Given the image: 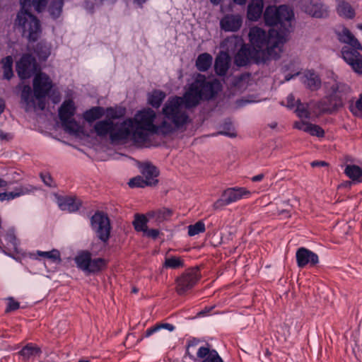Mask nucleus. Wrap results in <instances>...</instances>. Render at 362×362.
Here are the masks:
<instances>
[{"label": "nucleus", "instance_id": "13", "mask_svg": "<svg viewBox=\"0 0 362 362\" xmlns=\"http://www.w3.org/2000/svg\"><path fill=\"white\" fill-rule=\"evenodd\" d=\"M36 62L30 54H24L16 64V71L21 79L30 77L36 69Z\"/></svg>", "mask_w": 362, "mask_h": 362}, {"label": "nucleus", "instance_id": "59", "mask_svg": "<svg viewBox=\"0 0 362 362\" xmlns=\"http://www.w3.org/2000/svg\"><path fill=\"white\" fill-rule=\"evenodd\" d=\"M264 178L263 174H259L252 177L253 182H259Z\"/></svg>", "mask_w": 362, "mask_h": 362}, {"label": "nucleus", "instance_id": "57", "mask_svg": "<svg viewBox=\"0 0 362 362\" xmlns=\"http://www.w3.org/2000/svg\"><path fill=\"white\" fill-rule=\"evenodd\" d=\"M158 326H161V328H165V329H168L169 331H173L175 329V327L173 325L168 324V323L158 325Z\"/></svg>", "mask_w": 362, "mask_h": 362}, {"label": "nucleus", "instance_id": "4", "mask_svg": "<svg viewBox=\"0 0 362 362\" xmlns=\"http://www.w3.org/2000/svg\"><path fill=\"white\" fill-rule=\"evenodd\" d=\"M338 37L346 44L341 49L343 59L355 72L362 74V45L346 28L338 33Z\"/></svg>", "mask_w": 362, "mask_h": 362}, {"label": "nucleus", "instance_id": "2", "mask_svg": "<svg viewBox=\"0 0 362 362\" xmlns=\"http://www.w3.org/2000/svg\"><path fill=\"white\" fill-rule=\"evenodd\" d=\"M293 16L292 9L286 5L267 7L264 13L265 23L270 26L279 25V30L272 28L267 33L257 26L250 29L249 41L251 49L255 52L257 59L267 62L276 59L280 57Z\"/></svg>", "mask_w": 362, "mask_h": 362}, {"label": "nucleus", "instance_id": "26", "mask_svg": "<svg viewBox=\"0 0 362 362\" xmlns=\"http://www.w3.org/2000/svg\"><path fill=\"white\" fill-rule=\"evenodd\" d=\"M245 45L243 37L238 35L230 36L223 42V46L226 47L228 52H234Z\"/></svg>", "mask_w": 362, "mask_h": 362}, {"label": "nucleus", "instance_id": "8", "mask_svg": "<svg viewBox=\"0 0 362 362\" xmlns=\"http://www.w3.org/2000/svg\"><path fill=\"white\" fill-rule=\"evenodd\" d=\"M74 103L71 100H65L59 110V116L64 129L72 134L81 131L80 124L73 119L75 112Z\"/></svg>", "mask_w": 362, "mask_h": 362}, {"label": "nucleus", "instance_id": "6", "mask_svg": "<svg viewBox=\"0 0 362 362\" xmlns=\"http://www.w3.org/2000/svg\"><path fill=\"white\" fill-rule=\"evenodd\" d=\"M14 24L21 31L23 37L30 42L37 41L42 34L39 19L28 9H21L18 12Z\"/></svg>", "mask_w": 362, "mask_h": 362}, {"label": "nucleus", "instance_id": "23", "mask_svg": "<svg viewBox=\"0 0 362 362\" xmlns=\"http://www.w3.org/2000/svg\"><path fill=\"white\" fill-rule=\"evenodd\" d=\"M337 14L345 19H353L356 16V10L349 2L341 0L337 5Z\"/></svg>", "mask_w": 362, "mask_h": 362}, {"label": "nucleus", "instance_id": "39", "mask_svg": "<svg viewBox=\"0 0 362 362\" xmlns=\"http://www.w3.org/2000/svg\"><path fill=\"white\" fill-rule=\"evenodd\" d=\"M183 260L177 257H170L165 258L164 267L170 269H178L183 267Z\"/></svg>", "mask_w": 362, "mask_h": 362}, {"label": "nucleus", "instance_id": "29", "mask_svg": "<svg viewBox=\"0 0 362 362\" xmlns=\"http://www.w3.org/2000/svg\"><path fill=\"white\" fill-rule=\"evenodd\" d=\"M1 68L4 74V78L10 80L13 76V59L11 56H7L1 60Z\"/></svg>", "mask_w": 362, "mask_h": 362}, {"label": "nucleus", "instance_id": "42", "mask_svg": "<svg viewBox=\"0 0 362 362\" xmlns=\"http://www.w3.org/2000/svg\"><path fill=\"white\" fill-rule=\"evenodd\" d=\"M205 231V225L204 222L199 221L197 222L195 224L189 225L188 226V235L189 236H194L200 233H203Z\"/></svg>", "mask_w": 362, "mask_h": 362}, {"label": "nucleus", "instance_id": "27", "mask_svg": "<svg viewBox=\"0 0 362 362\" xmlns=\"http://www.w3.org/2000/svg\"><path fill=\"white\" fill-rule=\"evenodd\" d=\"M37 190V187L31 185H22L16 187L13 191L9 192L11 200L20 197L33 194Z\"/></svg>", "mask_w": 362, "mask_h": 362}, {"label": "nucleus", "instance_id": "36", "mask_svg": "<svg viewBox=\"0 0 362 362\" xmlns=\"http://www.w3.org/2000/svg\"><path fill=\"white\" fill-rule=\"evenodd\" d=\"M148 219L144 215L136 214L133 221V225L136 231H141L144 233L147 230Z\"/></svg>", "mask_w": 362, "mask_h": 362}, {"label": "nucleus", "instance_id": "64", "mask_svg": "<svg viewBox=\"0 0 362 362\" xmlns=\"http://www.w3.org/2000/svg\"><path fill=\"white\" fill-rule=\"evenodd\" d=\"M210 1H211V2L212 4H215V5L218 4H219V2H220V0H210Z\"/></svg>", "mask_w": 362, "mask_h": 362}, {"label": "nucleus", "instance_id": "60", "mask_svg": "<svg viewBox=\"0 0 362 362\" xmlns=\"http://www.w3.org/2000/svg\"><path fill=\"white\" fill-rule=\"evenodd\" d=\"M5 109V102L2 98H0V115L4 112Z\"/></svg>", "mask_w": 362, "mask_h": 362}, {"label": "nucleus", "instance_id": "3", "mask_svg": "<svg viewBox=\"0 0 362 362\" xmlns=\"http://www.w3.org/2000/svg\"><path fill=\"white\" fill-rule=\"evenodd\" d=\"M33 93L29 86H24L21 93L22 100L26 103V110L30 108H38L41 110L45 107V98L54 86L52 79L45 73L37 74L33 79Z\"/></svg>", "mask_w": 362, "mask_h": 362}, {"label": "nucleus", "instance_id": "1", "mask_svg": "<svg viewBox=\"0 0 362 362\" xmlns=\"http://www.w3.org/2000/svg\"><path fill=\"white\" fill-rule=\"evenodd\" d=\"M220 88L218 80L207 81L204 75L199 74L183 98L173 97L167 100L162 109V119L149 107L137 112L133 118L127 119L132 124L129 139L138 144H144L150 134L165 136L182 128L190 121L185 107H194L202 99L212 98Z\"/></svg>", "mask_w": 362, "mask_h": 362}, {"label": "nucleus", "instance_id": "18", "mask_svg": "<svg viewBox=\"0 0 362 362\" xmlns=\"http://www.w3.org/2000/svg\"><path fill=\"white\" fill-rule=\"evenodd\" d=\"M18 240L12 230L0 235V249L6 254L18 250Z\"/></svg>", "mask_w": 362, "mask_h": 362}, {"label": "nucleus", "instance_id": "32", "mask_svg": "<svg viewBox=\"0 0 362 362\" xmlns=\"http://www.w3.org/2000/svg\"><path fill=\"white\" fill-rule=\"evenodd\" d=\"M165 98V94L163 91L153 90L152 93L148 94V101L153 107L158 108L160 106Z\"/></svg>", "mask_w": 362, "mask_h": 362}, {"label": "nucleus", "instance_id": "41", "mask_svg": "<svg viewBox=\"0 0 362 362\" xmlns=\"http://www.w3.org/2000/svg\"><path fill=\"white\" fill-rule=\"evenodd\" d=\"M63 6L62 0H53L50 6H49V13L51 16L56 18H58L62 12Z\"/></svg>", "mask_w": 362, "mask_h": 362}, {"label": "nucleus", "instance_id": "7", "mask_svg": "<svg viewBox=\"0 0 362 362\" xmlns=\"http://www.w3.org/2000/svg\"><path fill=\"white\" fill-rule=\"evenodd\" d=\"M77 267L86 274H95L107 267V261L100 257L92 259L91 253L87 250L80 251L74 257Z\"/></svg>", "mask_w": 362, "mask_h": 362}, {"label": "nucleus", "instance_id": "51", "mask_svg": "<svg viewBox=\"0 0 362 362\" xmlns=\"http://www.w3.org/2000/svg\"><path fill=\"white\" fill-rule=\"evenodd\" d=\"M286 101H287L286 106L289 108H293L296 106V105H297V101L296 102L295 101V98L293 95H289L287 97Z\"/></svg>", "mask_w": 362, "mask_h": 362}, {"label": "nucleus", "instance_id": "10", "mask_svg": "<svg viewBox=\"0 0 362 362\" xmlns=\"http://www.w3.org/2000/svg\"><path fill=\"white\" fill-rule=\"evenodd\" d=\"M351 88L343 83H335L331 87L329 95L332 98V105L324 110L339 109L342 107L346 102H351Z\"/></svg>", "mask_w": 362, "mask_h": 362}, {"label": "nucleus", "instance_id": "46", "mask_svg": "<svg viewBox=\"0 0 362 362\" xmlns=\"http://www.w3.org/2000/svg\"><path fill=\"white\" fill-rule=\"evenodd\" d=\"M198 344H199V341H197L196 339H192V340L189 341L187 346V351H186V353L188 356H189L190 357H193L194 353H195V352L197 353Z\"/></svg>", "mask_w": 362, "mask_h": 362}, {"label": "nucleus", "instance_id": "38", "mask_svg": "<svg viewBox=\"0 0 362 362\" xmlns=\"http://www.w3.org/2000/svg\"><path fill=\"white\" fill-rule=\"evenodd\" d=\"M36 255H37L38 256H40L41 257L49 259L53 262L61 261L60 252L57 249H53L51 251H47V252H42V251L37 250L36 252Z\"/></svg>", "mask_w": 362, "mask_h": 362}, {"label": "nucleus", "instance_id": "61", "mask_svg": "<svg viewBox=\"0 0 362 362\" xmlns=\"http://www.w3.org/2000/svg\"><path fill=\"white\" fill-rule=\"evenodd\" d=\"M146 1L147 0H134V2L141 7L142 4L145 3Z\"/></svg>", "mask_w": 362, "mask_h": 362}, {"label": "nucleus", "instance_id": "37", "mask_svg": "<svg viewBox=\"0 0 362 362\" xmlns=\"http://www.w3.org/2000/svg\"><path fill=\"white\" fill-rule=\"evenodd\" d=\"M40 352V349L33 344H30L26 345L21 351V355L25 359H28L31 357L37 356Z\"/></svg>", "mask_w": 362, "mask_h": 362}, {"label": "nucleus", "instance_id": "16", "mask_svg": "<svg viewBox=\"0 0 362 362\" xmlns=\"http://www.w3.org/2000/svg\"><path fill=\"white\" fill-rule=\"evenodd\" d=\"M139 168L145 179V182H147L149 186H155L158 184L159 170L155 165L149 162H145L140 163Z\"/></svg>", "mask_w": 362, "mask_h": 362}, {"label": "nucleus", "instance_id": "5", "mask_svg": "<svg viewBox=\"0 0 362 362\" xmlns=\"http://www.w3.org/2000/svg\"><path fill=\"white\" fill-rule=\"evenodd\" d=\"M131 126L130 120L114 123L111 119H105L96 122L94 130L96 134L100 137L109 135L112 141H122L129 139Z\"/></svg>", "mask_w": 362, "mask_h": 362}, {"label": "nucleus", "instance_id": "43", "mask_svg": "<svg viewBox=\"0 0 362 362\" xmlns=\"http://www.w3.org/2000/svg\"><path fill=\"white\" fill-rule=\"evenodd\" d=\"M349 110L354 115L362 117V94L360 95L355 103L350 104Z\"/></svg>", "mask_w": 362, "mask_h": 362}, {"label": "nucleus", "instance_id": "54", "mask_svg": "<svg viewBox=\"0 0 362 362\" xmlns=\"http://www.w3.org/2000/svg\"><path fill=\"white\" fill-rule=\"evenodd\" d=\"M12 135L11 134L5 133L2 130L0 129V139L8 141L12 139Z\"/></svg>", "mask_w": 362, "mask_h": 362}, {"label": "nucleus", "instance_id": "28", "mask_svg": "<svg viewBox=\"0 0 362 362\" xmlns=\"http://www.w3.org/2000/svg\"><path fill=\"white\" fill-rule=\"evenodd\" d=\"M303 83L311 90H316L320 86V80L318 76L310 71L304 74Z\"/></svg>", "mask_w": 362, "mask_h": 362}, {"label": "nucleus", "instance_id": "35", "mask_svg": "<svg viewBox=\"0 0 362 362\" xmlns=\"http://www.w3.org/2000/svg\"><path fill=\"white\" fill-rule=\"evenodd\" d=\"M172 214V211L168 209H162L151 211L148 214L149 218H155L157 221L161 222L168 218Z\"/></svg>", "mask_w": 362, "mask_h": 362}, {"label": "nucleus", "instance_id": "21", "mask_svg": "<svg viewBox=\"0 0 362 362\" xmlns=\"http://www.w3.org/2000/svg\"><path fill=\"white\" fill-rule=\"evenodd\" d=\"M294 127L312 136L322 137L325 134L324 130L320 126L307 122H296L294 124Z\"/></svg>", "mask_w": 362, "mask_h": 362}, {"label": "nucleus", "instance_id": "62", "mask_svg": "<svg viewBox=\"0 0 362 362\" xmlns=\"http://www.w3.org/2000/svg\"><path fill=\"white\" fill-rule=\"evenodd\" d=\"M279 215H286L287 216H289L288 215V212L286 210H281L279 213Z\"/></svg>", "mask_w": 362, "mask_h": 362}, {"label": "nucleus", "instance_id": "58", "mask_svg": "<svg viewBox=\"0 0 362 362\" xmlns=\"http://www.w3.org/2000/svg\"><path fill=\"white\" fill-rule=\"evenodd\" d=\"M311 165L313 167L325 166V165H327V163H325V161H313L311 163Z\"/></svg>", "mask_w": 362, "mask_h": 362}, {"label": "nucleus", "instance_id": "24", "mask_svg": "<svg viewBox=\"0 0 362 362\" xmlns=\"http://www.w3.org/2000/svg\"><path fill=\"white\" fill-rule=\"evenodd\" d=\"M263 0H252L247 7V18L252 21H257L262 14Z\"/></svg>", "mask_w": 362, "mask_h": 362}, {"label": "nucleus", "instance_id": "49", "mask_svg": "<svg viewBox=\"0 0 362 362\" xmlns=\"http://www.w3.org/2000/svg\"><path fill=\"white\" fill-rule=\"evenodd\" d=\"M144 235L148 238L156 239L159 235V230L157 229H148L145 231Z\"/></svg>", "mask_w": 362, "mask_h": 362}, {"label": "nucleus", "instance_id": "50", "mask_svg": "<svg viewBox=\"0 0 362 362\" xmlns=\"http://www.w3.org/2000/svg\"><path fill=\"white\" fill-rule=\"evenodd\" d=\"M106 112H107V117H109L108 119L112 120L113 119H117L120 117V115L117 114V111L111 107L107 108L106 110Z\"/></svg>", "mask_w": 362, "mask_h": 362}, {"label": "nucleus", "instance_id": "45", "mask_svg": "<svg viewBox=\"0 0 362 362\" xmlns=\"http://www.w3.org/2000/svg\"><path fill=\"white\" fill-rule=\"evenodd\" d=\"M296 112L297 113V115L300 118L310 117V112L308 110L307 105L300 103L298 100L297 101Z\"/></svg>", "mask_w": 362, "mask_h": 362}, {"label": "nucleus", "instance_id": "31", "mask_svg": "<svg viewBox=\"0 0 362 362\" xmlns=\"http://www.w3.org/2000/svg\"><path fill=\"white\" fill-rule=\"evenodd\" d=\"M212 57L208 53H203L199 55L196 61V66L201 71H206L212 64Z\"/></svg>", "mask_w": 362, "mask_h": 362}, {"label": "nucleus", "instance_id": "52", "mask_svg": "<svg viewBox=\"0 0 362 362\" xmlns=\"http://www.w3.org/2000/svg\"><path fill=\"white\" fill-rule=\"evenodd\" d=\"M160 329H161V326H157V325L155 326V327H151V328L148 329L146 331L145 337H148L151 336L152 334H153L154 332H157Z\"/></svg>", "mask_w": 362, "mask_h": 362}, {"label": "nucleus", "instance_id": "14", "mask_svg": "<svg viewBox=\"0 0 362 362\" xmlns=\"http://www.w3.org/2000/svg\"><path fill=\"white\" fill-rule=\"evenodd\" d=\"M250 61L256 63H264V60L259 59L256 57V53L247 45L242 47L235 56V63L239 66L247 65Z\"/></svg>", "mask_w": 362, "mask_h": 362}, {"label": "nucleus", "instance_id": "34", "mask_svg": "<svg viewBox=\"0 0 362 362\" xmlns=\"http://www.w3.org/2000/svg\"><path fill=\"white\" fill-rule=\"evenodd\" d=\"M21 9H27V7L33 6L37 12L43 11L47 5L46 0H21Z\"/></svg>", "mask_w": 362, "mask_h": 362}, {"label": "nucleus", "instance_id": "47", "mask_svg": "<svg viewBox=\"0 0 362 362\" xmlns=\"http://www.w3.org/2000/svg\"><path fill=\"white\" fill-rule=\"evenodd\" d=\"M228 204H230L228 201L227 200V199L226 197H223V194H222L221 197L220 199H218V200H216L214 202V204H213V208L215 210H218Z\"/></svg>", "mask_w": 362, "mask_h": 362}, {"label": "nucleus", "instance_id": "30", "mask_svg": "<svg viewBox=\"0 0 362 362\" xmlns=\"http://www.w3.org/2000/svg\"><path fill=\"white\" fill-rule=\"evenodd\" d=\"M346 175L353 181L362 182V169L356 165H348L345 168Z\"/></svg>", "mask_w": 362, "mask_h": 362}, {"label": "nucleus", "instance_id": "53", "mask_svg": "<svg viewBox=\"0 0 362 362\" xmlns=\"http://www.w3.org/2000/svg\"><path fill=\"white\" fill-rule=\"evenodd\" d=\"M218 134L225 135V136H227L230 138H233V137L236 136V133L233 131V132H230V131L219 132L217 134H215L214 135H218Z\"/></svg>", "mask_w": 362, "mask_h": 362}, {"label": "nucleus", "instance_id": "22", "mask_svg": "<svg viewBox=\"0 0 362 362\" xmlns=\"http://www.w3.org/2000/svg\"><path fill=\"white\" fill-rule=\"evenodd\" d=\"M58 205L63 211L74 212L79 209L81 202L80 199L75 197H66L58 199Z\"/></svg>", "mask_w": 362, "mask_h": 362}, {"label": "nucleus", "instance_id": "33", "mask_svg": "<svg viewBox=\"0 0 362 362\" xmlns=\"http://www.w3.org/2000/svg\"><path fill=\"white\" fill-rule=\"evenodd\" d=\"M104 113L105 112L103 107H95L85 112L83 117L87 122H92L100 118Z\"/></svg>", "mask_w": 362, "mask_h": 362}, {"label": "nucleus", "instance_id": "9", "mask_svg": "<svg viewBox=\"0 0 362 362\" xmlns=\"http://www.w3.org/2000/svg\"><path fill=\"white\" fill-rule=\"evenodd\" d=\"M201 274L198 268L187 269L177 278L176 291L179 295H184L191 290L199 281Z\"/></svg>", "mask_w": 362, "mask_h": 362}, {"label": "nucleus", "instance_id": "15", "mask_svg": "<svg viewBox=\"0 0 362 362\" xmlns=\"http://www.w3.org/2000/svg\"><path fill=\"white\" fill-rule=\"evenodd\" d=\"M296 257L297 264L300 268L305 267L308 264L311 267L315 266L319 262L317 255L305 247L298 249Z\"/></svg>", "mask_w": 362, "mask_h": 362}, {"label": "nucleus", "instance_id": "17", "mask_svg": "<svg viewBox=\"0 0 362 362\" xmlns=\"http://www.w3.org/2000/svg\"><path fill=\"white\" fill-rule=\"evenodd\" d=\"M243 24V18L238 14H227L220 21L222 30L226 32H235Z\"/></svg>", "mask_w": 362, "mask_h": 362}, {"label": "nucleus", "instance_id": "55", "mask_svg": "<svg viewBox=\"0 0 362 362\" xmlns=\"http://www.w3.org/2000/svg\"><path fill=\"white\" fill-rule=\"evenodd\" d=\"M0 201H11L9 192H1L0 193Z\"/></svg>", "mask_w": 362, "mask_h": 362}, {"label": "nucleus", "instance_id": "12", "mask_svg": "<svg viewBox=\"0 0 362 362\" xmlns=\"http://www.w3.org/2000/svg\"><path fill=\"white\" fill-rule=\"evenodd\" d=\"M302 11L315 18H325L328 16V8L320 0H298Z\"/></svg>", "mask_w": 362, "mask_h": 362}, {"label": "nucleus", "instance_id": "40", "mask_svg": "<svg viewBox=\"0 0 362 362\" xmlns=\"http://www.w3.org/2000/svg\"><path fill=\"white\" fill-rule=\"evenodd\" d=\"M332 105V98L329 94V95L322 100H321L317 103V108L319 110V112L324 113V112H332L334 111L337 110L338 109H330V110H324L325 107H329Z\"/></svg>", "mask_w": 362, "mask_h": 362}, {"label": "nucleus", "instance_id": "63", "mask_svg": "<svg viewBox=\"0 0 362 362\" xmlns=\"http://www.w3.org/2000/svg\"><path fill=\"white\" fill-rule=\"evenodd\" d=\"M238 4H244L246 0H233Z\"/></svg>", "mask_w": 362, "mask_h": 362}, {"label": "nucleus", "instance_id": "19", "mask_svg": "<svg viewBox=\"0 0 362 362\" xmlns=\"http://www.w3.org/2000/svg\"><path fill=\"white\" fill-rule=\"evenodd\" d=\"M250 195V191L245 187H230L223 192V197L227 199L229 204L249 197Z\"/></svg>", "mask_w": 362, "mask_h": 362}, {"label": "nucleus", "instance_id": "25", "mask_svg": "<svg viewBox=\"0 0 362 362\" xmlns=\"http://www.w3.org/2000/svg\"><path fill=\"white\" fill-rule=\"evenodd\" d=\"M230 58L227 53L221 52L216 58L215 71L219 76H224L229 67Z\"/></svg>", "mask_w": 362, "mask_h": 362}, {"label": "nucleus", "instance_id": "44", "mask_svg": "<svg viewBox=\"0 0 362 362\" xmlns=\"http://www.w3.org/2000/svg\"><path fill=\"white\" fill-rule=\"evenodd\" d=\"M129 185L130 187H144L149 186L147 182H145V179L142 175L136 176L131 179L129 182Z\"/></svg>", "mask_w": 362, "mask_h": 362}, {"label": "nucleus", "instance_id": "20", "mask_svg": "<svg viewBox=\"0 0 362 362\" xmlns=\"http://www.w3.org/2000/svg\"><path fill=\"white\" fill-rule=\"evenodd\" d=\"M197 358L201 362H223L218 352L209 346H200L197 350Z\"/></svg>", "mask_w": 362, "mask_h": 362}, {"label": "nucleus", "instance_id": "56", "mask_svg": "<svg viewBox=\"0 0 362 362\" xmlns=\"http://www.w3.org/2000/svg\"><path fill=\"white\" fill-rule=\"evenodd\" d=\"M41 177H42V179L45 185H47L48 186H52V180L49 175H42Z\"/></svg>", "mask_w": 362, "mask_h": 362}, {"label": "nucleus", "instance_id": "11", "mask_svg": "<svg viewBox=\"0 0 362 362\" xmlns=\"http://www.w3.org/2000/svg\"><path fill=\"white\" fill-rule=\"evenodd\" d=\"M91 224L98 238L103 242H107L110 233V224L108 217L103 213H95L92 216Z\"/></svg>", "mask_w": 362, "mask_h": 362}, {"label": "nucleus", "instance_id": "48", "mask_svg": "<svg viewBox=\"0 0 362 362\" xmlns=\"http://www.w3.org/2000/svg\"><path fill=\"white\" fill-rule=\"evenodd\" d=\"M19 308V303L12 298H8L6 312L17 310Z\"/></svg>", "mask_w": 362, "mask_h": 362}]
</instances>
